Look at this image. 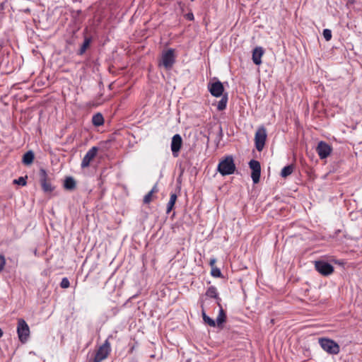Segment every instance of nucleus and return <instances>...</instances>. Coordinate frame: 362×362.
I'll return each instance as SVG.
<instances>
[{"label":"nucleus","mask_w":362,"mask_h":362,"mask_svg":"<svg viewBox=\"0 0 362 362\" xmlns=\"http://www.w3.org/2000/svg\"><path fill=\"white\" fill-rule=\"evenodd\" d=\"M235 170V165L232 156L226 157L218 165V171L223 176L231 175Z\"/></svg>","instance_id":"f257e3e1"},{"label":"nucleus","mask_w":362,"mask_h":362,"mask_svg":"<svg viewBox=\"0 0 362 362\" xmlns=\"http://www.w3.org/2000/svg\"><path fill=\"white\" fill-rule=\"evenodd\" d=\"M319 344L321 348L329 354L337 355L340 351L339 344L332 339L328 338H320Z\"/></svg>","instance_id":"f03ea898"},{"label":"nucleus","mask_w":362,"mask_h":362,"mask_svg":"<svg viewBox=\"0 0 362 362\" xmlns=\"http://www.w3.org/2000/svg\"><path fill=\"white\" fill-rule=\"evenodd\" d=\"M175 62V50L173 49H169L163 52L159 66H163L166 70H170Z\"/></svg>","instance_id":"7ed1b4c3"},{"label":"nucleus","mask_w":362,"mask_h":362,"mask_svg":"<svg viewBox=\"0 0 362 362\" xmlns=\"http://www.w3.org/2000/svg\"><path fill=\"white\" fill-rule=\"evenodd\" d=\"M17 333L18 339L22 343H25L28 341L30 336V328L23 319L18 320Z\"/></svg>","instance_id":"20e7f679"},{"label":"nucleus","mask_w":362,"mask_h":362,"mask_svg":"<svg viewBox=\"0 0 362 362\" xmlns=\"http://www.w3.org/2000/svg\"><path fill=\"white\" fill-rule=\"evenodd\" d=\"M267 139V131L264 127L258 128L255 135V147L258 151H262Z\"/></svg>","instance_id":"39448f33"},{"label":"nucleus","mask_w":362,"mask_h":362,"mask_svg":"<svg viewBox=\"0 0 362 362\" xmlns=\"http://www.w3.org/2000/svg\"><path fill=\"white\" fill-rule=\"evenodd\" d=\"M111 351L110 344L108 340H105L104 344L100 346L96 351L93 362H101L105 360Z\"/></svg>","instance_id":"423d86ee"},{"label":"nucleus","mask_w":362,"mask_h":362,"mask_svg":"<svg viewBox=\"0 0 362 362\" xmlns=\"http://www.w3.org/2000/svg\"><path fill=\"white\" fill-rule=\"evenodd\" d=\"M315 269L323 276H328L333 273L334 267L329 263L320 260L315 262Z\"/></svg>","instance_id":"0eeeda50"},{"label":"nucleus","mask_w":362,"mask_h":362,"mask_svg":"<svg viewBox=\"0 0 362 362\" xmlns=\"http://www.w3.org/2000/svg\"><path fill=\"white\" fill-rule=\"evenodd\" d=\"M250 168L252 170L251 177L254 183H258L260 178L261 166L259 161L252 160L249 163Z\"/></svg>","instance_id":"6e6552de"},{"label":"nucleus","mask_w":362,"mask_h":362,"mask_svg":"<svg viewBox=\"0 0 362 362\" xmlns=\"http://www.w3.org/2000/svg\"><path fill=\"white\" fill-rule=\"evenodd\" d=\"M332 150V147L324 141H320L316 148V151L320 159L327 158L330 155Z\"/></svg>","instance_id":"1a4fd4ad"},{"label":"nucleus","mask_w":362,"mask_h":362,"mask_svg":"<svg viewBox=\"0 0 362 362\" xmlns=\"http://www.w3.org/2000/svg\"><path fill=\"white\" fill-rule=\"evenodd\" d=\"M98 151V148L96 146H93L88 151V152L84 156L81 164L82 168H86L90 165V162L96 156Z\"/></svg>","instance_id":"9d476101"},{"label":"nucleus","mask_w":362,"mask_h":362,"mask_svg":"<svg viewBox=\"0 0 362 362\" xmlns=\"http://www.w3.org/2000/svg\"><path fill=\"white\" fill-rule=\"evenodd\" d=\"M208 89L210 93L214 97L221 96L224 90L223 86L222 83L219 81L213 83H209L208 85Z\"/></svg>","instance_id":"9b49d317"},{"label":"nucleus","mask_w":362,"mask_h":362,"mask_svg":"<svg viewBox=\"0 0 362 362\" xmlns=\"http://www.w3.org/2000/svg\"><path fill=\"white\" fill-rule=\"evenodd\" d=\"M40 183L42 187V189L45 192H51L54 187H52L51 182L49 180L47 177V174L45 170L40 169Z\"/></svg>","instance_id":"f8f14e48"},{"label":"nucleus","mask_w":362,"mask_h":362,"mask_svg":"<svg viewBox=\"0 0 362 362\" xmlns=\"http://www.w3.org/2000/svg\"><path fill=\"white\" fill-rule=\"evenodd\" d=\"M182 139L180 134H175L172 138L171 151L174 157L178 156V153L181 148Z\"/></svg>","instance_id":"ddd939ff"},{"label":"nucleus","mask_w":362,"mask_h":362,"mask_svg":"<svg viewBox=\"0 0 362 362\" xmlns=\"http://www.w3.org/2000/svg\"><path fill=\"white\" fill-rule=\"evenodd\" d=\"M264 54V50L261 47H255L252 51V61L256 65H259L262 63V57Z\"/></svg>","instance_id":"4468645a"},{"label":"nucleus","mask_w":362,"mask_h":362,"mask_svg":"<svg viewBox=\"0 0 362 362\" xmlns=\"http://www.w3.org/2000/svg\"><path fill=\"white\" fill-rule=\"evenodd\" d=\"M218 305L220 309H219L218 315L215 321H216V326L218 327H221L223 324L226 322V315L223 308L221 307L220 303H218Z\"/></svg>","instance_id":"2eb2a0df"},{"label":"nucleus","mask_w":362,"mask_h":362,"mask_svg":"<svg viewBox=\"0 0 362 362\" xmlns=\"http://www.w3.org/2000/svg\"><path fill=\"white\" fill-rule=\"evenodd\" d=\"M64 187L66 189L72 190L76 187V181L72 177H68L64 180Z\"/></svg>","instance_id":"dca6fc26"},{"label":"nucleus","mask_w":362,"mask_h":362,"mask_svg":"<svg viewBox=\"0 0 362 362\" xmlns=\"http://www.w3.org/2000/svg\"><path fill=\"white\" fill-rule=\"evenodd\" d=\"M34 160V153L33 151H29L26 152L23 157V163L25 165H30L33 162Z\"/></svg>","instance_id":"f3484780"},{"label":"nucleus","mask_w":362,"mask_h":362,"mask_svg":"<svg viewBox=\"0 0 362 362\" xmlns=\"http://www.w3.org/2000/svg\"><path fill=\"white\" fill-rule=\"evenodd\" d=\"M92 122L93 125L96 127H99L102 125L104 122V118L100 113H97L93 116Z\"/></svg>","instance_id":"a211bd4d"},{"label":"nucleus","mask_w":362,"mask_h":362,"mask_svg":"<svg viewBox=\"0 0 362 362\" xmlns=\"http://www.w3.org/2000/svg\"><path fill=\"white\" fill-rule=\"evenodd\" d=\"M158 191L157 185H154L151 190L145 195L144 198V202L145 204H148L152 201L153 194Z\"/></svg>","instance_id":"6ab92c4d"},{"label":"nucleus","mask_w":362,"mask_h":362,"mask_svg":"<svg viewBox=\"0 0 362 362\" xmlns=\"http://www.w3.org/2000/svg\"><path fill=\"white\" fill-rule=\"evenodd\" d=\"M294 170V166L293 165H289L287 166H285L281 172V176L282 177H286L288 175H290Z\"/></svg>","instance_id":"aec40b11"},{"label":"nucleus","mask_w":362,"mask_h":362,"mask_svg":"<svg viewBox=\"0 0 362 362\" xmlns=\"http://www.w3.org/2000/svg\"><path fill=\"white\" fill-rule=\"evenodd\" d=\"M228 103V96L227 95H224L222 96L221 99L218 101L217 105V109L219 111L223 110L226 109Z\"/></svg>","instance_id":"412c9836"},{"label":"nucleus","mask_w":362,"mask_h":362,"mask_svg":"<svg viewBox=\"0 0 362 362\" xmlns=\"http://www.w3.org/2000/svg\"><path fill=\"white\" fill-rule=\"evenodd\" d=\"M206 295L210 298H214L219 300V298L218 297L217 290H216V287H214L213 286L208 288V289L206 292Z\"/></svg>","instance_id":"4be33fe9"},{"label":"nucleus","mask_w":362,"mask_h":362,"mask_svg":"<svg viewBox=\"0 0 362 362\" xmlns=\"http://www.w3.org/2000/svg\"><path fill=\"white\" fill-rule=\"evenodd\" d=\"M176 200H177V195L175 194H171L170 200H169V202L168 203V206H167V213H170L171 211V210L174 207Z\"/></svg>","instance_id":"5701e85b"},{"label":"nucleus","mask_w":362,"mask_h":362,"mask_svg":"<svg viewBox=\"0 0 362 362\" xmlns=\"http://www.w3.org/2000/svg\"><path fill=\"white\" fill-rule=\"evenodd\" d=\"M202 317H203V320L204 322L209 325L210 327H216V321L213 319H211V317H209L208 315H206V314L205 313V312L203 310L202 311Z\"/></svg>","instance_id":"b1692460"},{"label":"nucleus","mask_w":362,"mask_h":362,"mask_svg":"<svg viewBox=\"0 0 362 362\" xmlns=\"http://www.w3.org/2000/svg\"><path fill=\"white\" fill-rule=\"evenodd\" d=\"M90 42H91V39L90 37L85 38L84 42H83L82 46L81 47L79 52H78V54L80 55L83 54L86 52V50L90 45Z\"/></svg>","instance_id":"393cba45"},{"label":"nucleus","mask_w":362,"mask_h":362,"mask_svg":"<svg viewBox=\"0 0 362 362\" xmlns=\"http://www.w3.org/2000/svg\"><path fill=\"white\" fill-rule=\"evenodd\" d=\"M322 35L326 41H329L332 38V31L329 29H325Z\"/></svg>","instance_id":"a878e982"},{"label":"nucleus","mask_w":362,"mask_h":362,"mask_svg":"<svg viewBox=\"0 0 362 362\" xmlns=\"http://www.w3.org/2000/svg\"><path fill=\"white\" fill-rule=\"evenodd\" d=\"M25 178L26 177H20L18 179L14 180L13 183L21 186H25L27 183Z\"/></svg>","instance_id":"bb28decb"},{"label":"nucleus","mask_w":362,"mask_h":362,"mask_svg":"<svg viewBox=\"0 0 362 362\" xmlns=\"http://www.w3.org/2000/svg\"><path fill=\"white\" fill-rule=\"evenodd\" d=\"M211 275L215 277H220L221 275V272L219 269L214 267L211 269Z\"/></svg>","instance_id":"cd10ccee"},{"label":"nucleus","mask_w":362,"mask_h":362,"mask_svg":"<svg viewBox=\"0 0 362 362\" xmlns=\"http://www.w3.org/2000/svg\"><path fill=\"white\" fill-rule=\"evenodd\" d=\"M69 285L70 284L69 279L67 278H63L60 284L61 287L63 288H66L69 286Z\"/></svg>","instance_id":"c85d7f7f"},{"label":"nucleus","mask_w":362,"mask_h":362,"mask_svg":"<svg viewBox=\"0 0 362 362\" xmlns=\"http://www.w3.org/2000/svg\"><path fill=\"white\" fill-rule=\"evenodd\" d=\"M6 260L4 256L0 255V272H1L5 266Z\"/></svg>","instance_id":"c756f323"},{"label":"nucleus","mask_w":362,"mask_h":362,"mask_svg":"<svg viewBox=\"0 0 362 362\" xmlns=\"http://www.w3.org/2000/svg\"><path fill=\"white\" fill-rule=\"evenodd\" d=\"M216 262V259L215 258H213V259H210L209 264H210V266H211L212 268H214V264H215Z\"/></svg>","instance_id":"7c9ffc66"},{"label":"nucleus","mask_w":362,"mask_h":362,"mask_svg":"<svg viewBox=\"0 0 362 362\" xmlns=\"http://www.w3.org/2000/svg\"><path fill=\"white\" fill-rule=\"evenodd\" d=\"M187 18L189 21H192L194 19V15L192 13H188L187 15Z\"/></svg>","instance_id":"2f4dec72"},{"label":"nucleus","mask_w":362,"mask_h":362,"mask_svg":"<svg viewBox=\"0 0 362 362\" xmlns=\"http://www.w3.org/2000/svg\"><path fill=\"white\" fill-rule=\"evenodd\" d=\"M3 336V331L0 328V338Z\"/></svg>","instance_id":"473e14b6"}]
</instances>
